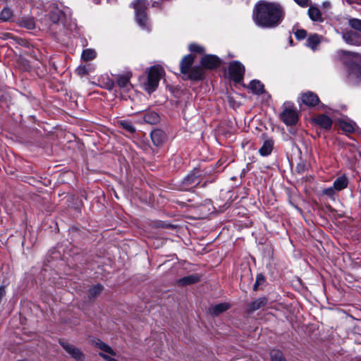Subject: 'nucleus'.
<instances>
[{
  "label": "nucleus",
  "instance_id": "nucleus-42",
  "mask_svg": "<svg viewBox=\"0 0 361 361\" xmlns=\"http://www.w3.org/2000/svg\"><path fill=\"white\" fill-rule=\"evenodd\" d=\"M114 86V83L111 82V84L108 86V89H111Z\"/></svg>",
  "mask_w": 361,
  "mask_h": 361
},
{
  "label": "nucleus",
  "instance_id": "nucleus-27",
  "mask_svg": "<svg viewBox=\"0 0 361 361\" xmlns=\"http://www.w3.org/2000/svg\"><path fill=\"white\" fill-rule=\"evenodd\" d=\"M340 127L344 132L350 133L355 131V123L342 121L340 122Z\"/></svg>",
  "mask_w": 361,
  "mask_h": 361
},
{
  "label": "nucleus",
  "instance_id": "nucleus-1",
  "mask_svg": "<svg viewBox=\"0 0 361 361\" xmlns=\"http://www.w3.org/2000/svg\"><path fill=\"white\" fill-rule=\"evenodd\" d=\"M285 10L279 3L260 0L252 11V20L259 27L271 29L278 27L285 18Z\"/></svg>",
  "mask_w": 361,
  "mask_h": 361
},
{
  "label": "nucleus",
  "instance_id": "nucleus-34",
  "mask_svg": "<svg viewBox=\"0 0 361 361\" xmlns=\"http://www.w3.org/2000/svg\"><path fill=\"white\" fill-rule=\"evenodd\" d=\"M120 125L130 133H134L135 132V128L131 122L122 121L120 122Z\"/></svg>",
  "mask_w": 361,
  "mask_h": 361
},
{
  "label": "nucleus",
  "instance_id": "nucleus-7",
  "mask_svg": "<svg viewBox=\"0 0 361 361\" xmlns=\"http://www.w3.org/2000/svg\"><path fill=\"white\" fill-rule=\"evenodd\" d=\"M94 345L99 348L102 352L99 353V355L102 357L105 361H118L114 358L109 357L104 353H107L111 355L115 356V351L106 343H104L99 339L94 341Z\"/></svg>",
  "mask_w": 361,
  "mask_h": 361
},
{
  "label": "nucleus",
  "instance_id": "nucleus-14",
  "mask_svg": "<svg viewBox=\"0 0 361 361\" xmlns=\"http://www.w3.org/2000/svg\"><path fill=\"white\" fill-rule=\"evenodd\" d=\"M151 138L154 145L160 146L166 140V136L165 133L162 130L156 129L152 131Z\"/></svg>",
  "mask_w": 361,
  "mask_h": 361
},
{
  "label": "nucleus",
  "instance_id": "nucleus-25",
  "mask_svg": "<svg viewBox=\"0 0 361 361\" xmlns=\"http://www.w3.org/2000/svg\"><path fill=\"white\" fill-rule=\"evenodd\" d=\"M65 16V13L59 8H56L49 13V18L54 23H57L62 20Z\"/></svg>",
  "mask_w": 361,
  "mask_h": 361
},
{
  "label": "nucleus",
  "instance_id": "nucleus-28",
  "mask_svg": "<svg viewBox=\"0 0 361 361\" xmlns=\"http://www.w3.org/2000/svg\"><path fill=\"white\" fill-rule=\"evenodd\" d=\"M97 53L94 49H86L83 50L81 58L82 60L87 61L95 59Z\"/></svg>",
  "mask_w": 361,
  "mask_h": 361
},
{
  "label": "nucleus",
  "instance_id": "nucleus-22",
  "mask_svg": "<svg viewBox=\"0 0 361 361\" xmlns=\"http://www.w3.org/2000/svg\"><path fill=\"white\" fill-rule=\"evenodd\" d=\"M143 120L149 124H157L159 121V116L154 111H148L144 114Z\"/></svg>",
  "mask_w": 361,
  "mask_h": 361
},
{
  "label": "nucleus",
  "instance_id": "nucleus-4",
  "mask_svg": "<svg viewBox=\"0 0 361 361\" xmlns=\"http://www.w3.org/2000/svg\"><path fill=\"white\" fill-rule=\"evenodd\" d=\"M283 110L280 114V119L286 126L295 125L298 119L299 115L296 107L292 102H286L283 105Z\"/></svg>",
  "mask_w": 361,
  "mask_h": 361
},
{
  "label": "nucleus",
  "instance_id": "nucleus-15",
  "mask_svg": "<svg viewBox=\"0 0 361 361\" xmlns=\"http://www.w3.org/2000/svg\"><path fill=\"white\" fill-rule=\"evenodd\" d=\"M268 300L266 297L259 298L248 305V312H254L267 305Z\"/></svg>",
  "mask_w": 361,
  "mask_h": 361
},
{
  "label": "nucleus",
  "instance_id": "nucleus-29",
  "mask_svg": "<svg viewBox=\"0 0 361 361\" xmlns=\"http://www.w3.org/2000/svg\"><path fill=\"white\" fill-rule=\"evenodd\" d=\"M13 16V11L8 7H4L0 13V19L2 20L3 21L11 20Z\"/></svg>",
  "mask_w": 361,
  "mask_h": 361
},
{
  "label": "nucleus",
  "instance_id": "nucleus-23",
  "mask_svg": "<svg viewBox=\"0 0 361 361\" xmlns=\"http://www.w3.org/2000/svg\"><path fill=\"white\" fill-rule=\"evenodd\" d=\"M199 183L198 178L195 173L189 174L183 180V185L187 188H192Z\"/></svg>",
  "mask_w": 361,
  "mask_h": 361
},
{
  "label": "nucleus",
  "instance_id": "nucleus-30",
  "mask_svg": "<svg viewBox=\"0 0 361 361\" xmlns=\"http://www.w3.org/2000/svg\"><path fill=\"white\" fill-rule=\"evenodd\" d=\"M270 357L271 361H286L282 352L279 350H271L270 352Z\"/></svg>",
  "mask_w": 361,
  "mask_h": 361
},
{
  "label": "nucleus",
  "instance_id": "nucleus-6",
  "mask_svg": "<svg viewBox=\"0 0 361 361\" xmlns=\"http://www.w3.org/2000/svg\"><path fill=\"white\" fill-rule=\"evenodd\" d=\"M59 343L66 350V352L71 355V357H73L77 361L84 360L85 355L79 348L75 347L74 345L64 341H59Z\"/></svg>",
  "mask_w": 361,
  "mask_h": 361
},
{
  "label": "nucleus",
  "instance_id": "nucleus-20",
  "mask_svg": "<svg viewBox=\"0 0 361 361\" xmlns=\"http://www.w3.org/2000/svg\"><path fill=\"white\" fill-rule=\"evenodd\" d=\"M348 179L345 176L343 175L338 178H337L334 182V187L336 190L337 192L341 191L348 187Z\"/></svg>",
  "mask_w": 361,
  "mask_h": 361
},
{
  "label": "nucleus",
  "instance_id": "nucleus-18",
  "mask_svg": "<svg viewBox=\"0 0 361 361\" xmlns=\"http://www.w3.org/2000/svg\"><path fill=\"white\" fill-rule=\"evenodd\" d=\"M200 280V276L198 274H191L180 279L178 281V284L180 286H187L197 283Z\"/></svg>",
  "mask_w": 361,
  "mask_h": 361
},
{
  "label": "nucleus",
  "instance_id": "nucleus-38",
  "mask_svg": "<svg viewBox=\"0 0 361 361\" xmlns=\"http://www.w3.org/2000/svg\"><path fill=\"white\" fill-rule=\"evenodd\" d=\"M307 35V32L304 29H299L295 32V36L298 40L304 39Z\"/></svg>",
  "mask_w": 361,
  "mask_h": 361
},
{
  "label": "nucleus",
  "instance_id": "nucleus-2",
  "mask_svg": "<svg viewBox=\"0 0 361 361\" xmlns=\"http://www.w3.org/2000/svg\"><path fill=\"white\" fill-rule=\"evenodd\" d=\"M135 11L136 20L138 25L144 30H150V25L147 16V0H135L132 3Z\"/></svg>",
  "mask_w": 361,
  "mask_h": 361
},
{
  "label": "nucleus",
  "instance_id": "nucleus-43",
  "mask_svg": "<svg viewBox=\"0 0 361 361\" xmlns=\"http://www.w3.org/2000/svg\"><path fill=\"white\" fill-rule=\"evenodd\" d=\"M206 185V183H204L203 185H202V187L205 186Z\"/></svg>",
  "mask_w": 361,
  "mask_h": 361
},
{
  "label": "nucleus",
  "instance_id": "nucleus-10",
  "mask_svg": "<svg viewBox=\"0 0 361 361\" xmlns=\"http://www.w3.org/2000/svg\"><path fill=\"white\" fill-rule=\"evenodd\" d=\"M132 77L130 72L119 74L116 76V85L124 91H128L131 87L130 80Z\"/></svg>",
  "mask_w": 361,
  "mask_h": 361
},
{
  "label": "nucleus",
  "instance_id": "nucleus-35",
  "mask_svg": "<svg viewBox=\"0 0 361 361\" xmlns=\"http://www.w3.org/2000/svg\"><path fill=\"white\" fill-rule=\"evenodd\" d=\"M336 192V190L334 188L333 185L331 187L324 188L322 190V194L328 196L330 198L334 199Z\"/></svg>",
  "mask_w": 361,
  "mask_h": 361
},
{
  "label": "nucleus",
  "instance_id": "nucleus-33",
  "mask_svg": "<svg viewBox=\"0 0 361 361\" xmlns=\"http://www.w3.org/2000/svg\"><path fill=\"white\" fill-rule=\"evenodd\" d=\"M189 50L191 52L197 53V54H203L204 52V48L195 43L190 44L188 47Z\"/></svg>",
  "mask_w": 361,
  "mask_h": 361
},
{
  "label": "nucleus",
  "instance_id": "nucleus-32",
  "mask_svg": "<svg viewBox=\"0 0 361 361\" xmlns=\"http://www.w3.org/2000/svg\"><path fill=\"white\" fill-rule=\"evenodd\" d=\"M350 27L361 32V20L357 18H351L348 21Z\"/></svg>",
  "mask_w": 361,
  "mask_h": 361
},
{
  "label": "nucleus",
  "instance_id": "nucleus-41",
  "mask_svg": "<svg viewBox=\"0 0 361 361\" xmlns=\"http://www.w3.org/2000/svg\"><path fill=\"white\" fill-rule=\"evenodd\" d=\"M159 4V3L157 1H154L153 4H152V6L153 7H155V6H157Z\"/></svg>",
  "mask_w": 361,
  "mask_h": 361
},
{
  "label": "nucleus",
  "instance_id": "nucleus-9",
  "mask_svg": "<svg viewBox=\"0 0 361 361\" xmlns=\"http://www.w3.org/2000/svg\"><path fill=\"white\" fill-rule=\"evenodd\" d=\"M221 64L219 58L214 55H206L201 60V65L207 69H215Z\"/></svg>",
  "mask_w": 361,
  "mask_h": 361
},
{
  "label": "nucleus",
  "instance_id": "nucleus-31",
  "mask_svg": "<svg viewBox=\"0 0 361 361\" xmlns=\"http://www.w3.org/2000/svg\"><path fill=\"white\" fill-rule=\"evenodd\" d=\"M102 290L103 287L101 285L97 284L94 286L89 290V297L92 298L98 296L102 293Z\"/></svg>",
  "mask_w": 361,
  "mask_h": 361
},
{
  "label": "nucleus",
  "instance_id": "nucleus-19",
  "mask_svg": "<svg viewBox=\"0 0 361 361\" xmlns=\"http://www.w3.org/2000/svg\"><path fill=\"white\" fill-rule=\"evenodd\" d=\"M229 308L230 305L228 303H219L209 307V312L214 316H217Z\"/></svg>",
  "mask_w": 361,
  "mask_h": 361
},
{
  "label": "nucleus",
  "instance_id": "nucleus-12",
  "mask_svg": "<svg viewBox=\"0 0 361 361\" xmlns=\"http://www.w3.org/2000/svg\"><path fill=\"white\" fill-rule=\"evenodd\" d=\"M194 61L195 57L192 54H188L183 57L180 63V71L182 74L186 75L190 72Z\"/></svg>",
  "mask_w": 361,
  "mask_h": 361
},
{
  "label": "nucleus",
  "instance_id": "nucleus-21",
  "mask_svg": "<svg viewBox=\"0 0 361 361\" xmlns=\"http://www.w3.org/2000/svg\"><path fill=\"white\" fill-rule=\"evenodd\" d=\"M322 37L317 34L310 35L307 39V46L314 51L317 47L321 43Z\"/></svg>",
  "mask_w": 361,
  "mask_h": 361
},
{
  "label": "nucleus",
  "instance_id": "nucleus-37",
  "mask_svg": "<svg viewBox=\"0 0 361 361\" xmlns=\"http://www.w3.org/2000/svg\"><path fill=\"white\" fill-rule=\"evenodd\" d=\"M75 73L79 76L82 77L88 75L89 71L85 66L80 65L76 68Z\"/></svg>",
  "mask_w": 361,
  "mask_h": 361
},
{
  "label": "nucleus",
  "instance_id": "nucleus-39",
  "mask_svg": "<svg viewBox=\"0 0 361 361\" xmlns=\"http://www.w3.org/2000/svg\"><path fill=\"white\" fill-rule=\"evenodd\" d=\"M23 25L27 29H34L35 28V23L32 19H27L24 20Z\"/></svg>",
  "mask_w": 361,
  "mask_h": 361
},
{
  "label": "nucleus",
  "instance_id": "nucleus-26",
  "mask_svg": "<svg viewBox=\"0 0 361 361\" xmlns=\"http://www.w3.org/2000/svg\"><path fill=\"white\" fill-rule=\"evenodd\" d=\"M249 87L255 94H260L264 92V85L258 80L251 81Z\"/></svg>",
  "mask_w": 361,
  "mask_h": 361
},
{
  "label": "nucleus",
  "instance_id": "nucleus-40",
  "mask_svg": "<svg viewBox=\"0 0 361 361\" xmlns=\"http://www.w3.org/2000/svg\"><path fill=\"white\" fill-rule=\"evenodd\" d=\"M301 7H307L311 4V0H294Z\"/></svg>",
  "mask_w": 361,
  "mask_h": 361
},
{
  "label": "nucleus",
  "instance_id": "nucleus-17",
  "mask_svg": "<svg viewBox=\"0 0 361 361\" xmlns=\"http://www.w3.org/2000/svg\"><path fill=\"white\" fill-rule=\"evenodd\" d=\"M273 147L274 140L272 139H267L264 140L262 146L259 148V152L263 157L268 156L271 153Z\"/></svg>",
  "mask_w": 361,
  "mask_h": 361
},
{
  "label": "nucleus",
  "instance_id": "nucleus-5",
  "mask_svg": "<svg viewBox=\"0 0 361 361\" xmlns=\"http://www.w3.org/2000/svg\"><path fill=\"white\" fill-rule=\"evenodd\" d=\"M245 71V66L238 61H233L229 63L228 73L235 82H240L243 80Z\"/></svg>",
  "mask_w": 361,
  "mask_h": 361
},
{
  "label": "nucleus",
  "instance_id": "nucleus-16",
  "mask_svg": "<svg viewBox=\"0 0 361 361\" xmlns=\"http://www.w3.org/2000/svg\"><path fill=\"white\" fill-rule=\"evenodd\" d=\"M203 70L200 66L192 67L190 72L186 74L188 78L192 80H200L203 79Z\"/></svg>",
  "mask_w": 361,
  "mask_h": 361
},
{
  "label": "nucleus",
  "instance_id": "nucleus-11",
  "mask_svg": "<svg viewBox=\"0 0 361 361\" xmlns=\"http://www.w3.org/2000/svg\"><path fill=\"white\" fill-rule=\"evenodd\" d=\"M315 124L320 126L325 130H330L331 128L333 121L326 114H319L313 118Z\"/></svg>",
  "mask_w": 361,
  "mask_h": 361
},
{
  "label": "nucleus",
  "instance_id": "nucleus-3",
  "mask_svg": "<svg viewBox=\"0 0 361 361\" xmlns=\"http://www.w3.org/2000/svg\"><path fill=\"white\" fill-rule=\"evenodd\" d=\"M164 73V68L159 66H152L149 69L147 80L145 84V90L149 93L154 92L157 89Z\"/></svg>",
  "mask_w": 361,
  "mask_h": 361
},
{
  "label": "nucleus",
  "instance_id": "nucleus-13",
  "mask_svg": "<svg viewBox=\"0 0 361 361\" xmlns=\"http://www.w3.org/2000/svg\"><path fill=\"white\" fill-rule=\"evenodd\" d=\"M308 6L309 8L307 11V14L310 18L314 22H323L324 18L322 17V13L320 9L317 6H312L311 4H310Z\"/></svg>",
  "mask_w": 361,
  "mask_h": 361
},
{
  "label": "nucleus",
  "instance_id": "nucleus-24",
  "mask_svg": "<svg viewBox=\"0 0 361 361\" xmlns=\"http://www.w3.org/2000/svg\"><path fill=\"white\" fill-rule=\"evenodd\" d=\"M358 37V35L353 31H348L343 34V39L350 44L354 45H360V42L356 40V38Z\"/></svg>",
  "mask_w": 361,
  "mask_h": 361
},
{
  "label": "nucleus",
  "instance_id": "nucleus-8",
  "mask_svg": "<svg viewBox=\"0 0 361 361\" xmlns=\"http://www.w3.org/2000/svg\"><path fill=\"white\" fill-rule=\"evenodd\" d=\"M300 101L301 104L309 107H314L320 102L317 94L310 91L301 94Z\"/></svg>",
  "mask_w": 361,
  "mask_h": 361
},
{
  "label": "nucleus",
  "instance_id": "nucleus-36",
  "mask_svg": "<svg viewBox=\"0 0 361 361\" xmlns=\"http://www.w3.org/2000/svg\"><path fill=\"white\" fill-rule=\"evenodd\" d=\"M264 281H265V277L264 276V275L262 274H257V277H256V281L253 286L254 290H257L258 287L260 285H262V283H264Z\"/></svg>",
  "mask_w": 361,
  "mask_h": 361
}]
</instances>
